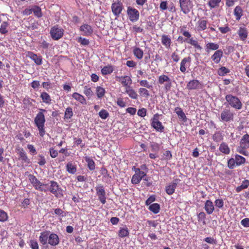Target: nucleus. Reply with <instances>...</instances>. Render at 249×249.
Instances as JSON below:
<instances>
[{
  "label": "nucleus",
  "instance_id": "obj_40",
  "mask_svg": "<svg viewBox=\"0 0 249 249\" xmlns=\"http://www.w3.org/2000/svg\"><path fill=\"white\" fill-rule=\"evenodd\" d=\"M249 186V180L245 179L242 182L241 185L236 188V191L237 193L241 192L242 190L247 188Z\"/></svg>",
  "mask_w": 249,
  "mask_h": 249
},
{
  "label": "nucleus",
  "instance_id": "obj_59",
  "mask_svg": "<svg viewBox=\"0 0 249 249\" xmlns=\"http://www.w3.org/2000/svg\"><path fill=\"white\" fill-rule=\"evenodd\" d=\"M215 206L216 208L221 209L224 205V201L222 199H216L214 201Z\"/></svg>",
  "mask_w": 249,
  "mask_h": 249
},
{
  "label": "nucleus",
  "instance_id": "obj_55",
  "mask_svg": "<svg viewBox=\"0 0 249 249\" xmlns=\"http://www.w3.org/2000/svg\"><path fill=\"white\" fill-rule=\"evenodd\" d=\"M33 12L38 18H40L42 16L41 8L39 6H35L33 8Z\"/></svg>",
  "mask_w": 249,
  "mask_h": 249
},
{
  "label": "nucleus",
  "instance_id": "obj_19",
  "mask_svg": "<svg viewBox=\"0 0 249 249\" xmlns=\"http://www.w3.org/2000/svg\"><path fill=\"white\" fill-rule=\"evenodd\" d=\"M161 42L162 44L167 49H171L172 40L171 37L167 35L163 34L161 36Z\"/></svg>",
  "mask_w": 249,
  "mask_h": 249
},
{
  "label": "nucleus",
  "instance_id": "obj_28",
  "mask_svg": "<svg viewBox=\"0 0 249 249\" xmlns=\"http://www.w3.org/2000/svg\"><path fill=\"white\" fill-rule=\"evenodd\" d=\"M50 233V231H47L40 233L39 241L42 245H45L48 243Z\"/></svg>",
  "mask_w": 249,
  "mask_h": 249
},
{
  "label": "nucleus",
  "instance_id": "obj_51",
  "mask_svg": "<svg viewBox=\"0 0 249 249\" xmlns=\"http://www.w3.org/2000/svg\"><path fill=\"white\" fill-rule=\"evenodd\" d=\"M36 159L37 160V163L40 166H43L46 163L45 157L43 155L39 154Z\"/></svg>",
  "mask_w": 249,
  "mask_h": 249
},
{
  "label": "nucleus",
  "instance_id": "obj_31",
  "mask_svg": "<svg viewBox=\"0 0 249 249\" xmlns=\"http://www.w3.org/2000/svg\"><path fill=\"white\" fill-rule=\"evenodd\" d=\"M219 47V44L213 42H208L205 45V50L207 53L212 51H217Z\"/></svg>",
  "mask_w": 249,
  "mask_h": 249
},
{
  "label": "nucleus",
  "instance_id": "obj_62",
  "mask_svg": "<svg viewBox=\"0 0 249 249\" xmlns=\"http://www.w3.org/2000/svg\"><path fill=\"white\" fill-rule=\"evenodd\" d=\"M139 83L141 86L146 87L148 89H150L152 87V86L146 80H141L139 81Z\"/></svg>",
  "mask_w": 249,
  "mask_h": 249
},
{
  "label": "nucleus",
  "instance_id": "obj_24",
  "mask_svg": "<svg viewBox=\"0 0 249 249\" xmlns=\"http://www.w3.org/2000/svg\"><path fill=\"white\" fill-rule=\"evenodd\" d=\"M146 176V173L141 171L140 172L135 174L132 178L131 182L133 184H137L140 182L142 178Z\"/></svg>",
  "mask_w": 249,
  "mask_h": 249
},
{
  "label": "nucleus",
  "instance_id": "obj_3",
  "mask_svg": "<svg viewBox=\"0 0 249 249\" xmlns=\"http://www.w3.org/2000/svg\"><path fill=\"white\" fill-rule=\"evenodd\" d=\"M249 148V135H244L240 140L239 146L237 147L236 151L244 156H247L249 152L246 150Z\"/></svg>",
  "mask_w": 249,
  "mask_h": 249
},
{
  "label": "nucleus",
  "instance_id": "obj_63",
  "mask_svg": "<svg viewBox=\"0 0 249 249\" xmlns=\"http://www.w3.org/2000/svg\"><path fill=\"white\" fill-rule=\"evenodd\" d=\"M30 246L32 249H38V244L35 240H31L30 242Z\"/></svg>",
  "mask_w": 249,
  "mask_h": 249
},
{
  "label": "nucleus",
  "instance_id": "obj_2",
  "mask_svg": "<svg viewBox=\"0 0 249 249\" xmlns=\"http://www.w3.org/2000/svg\"><path fill=\"white\" fill-rule=\"evenodd\" d=\"M46 111V110L45 109L39 108V112L36 114L34 120L35 124L39 130L40 136L41 137H43L45 132L44 130L45 118L44 112Z\"/></svg>",
  "mask_w": 249,
  "mask_h": 249
},
{
  "label": "nucleus",
  "instance_id": "obj_4",
  "mask_svg": "<svg viewBox=\"0 0 249 249\" xmlns=\"http://www.w3.org/2000/svg\"><path fill=\"white\" fill-rule=\"evenodd\" d=\"M225 99L231 107L237 110H240L242 108V103L237 96L230 94H227L225 96Z\"/></svg>",
  "mask_w": 249,
  "mask_h": 249
},
{
  "label": "nucleus",
  "instance_id": "obj_52",
  "mask_svg": "<svg viewBox=\"0 0 249 249\" xmlns=\"http://www.w3.org/2000/svg\"><path fill=\"white\" fill-rule=\"evenodd\" d=\"M73 116L72 109L71 107H68L66 109L65 112V119H70Z\"/></svg>",
  "mask_w": 249,
  "mask_h": 249
},
{
  "label": "nucleus",
  "instance_id": "obj_1",
  "mask_svg": "<svg viewBox=\"0 0 249 249\" xmlns=\"http://www.w3.org/2000/svg\"><path fill=\"white\" fill-rule=\"evenodd\" d=\"M43 190L44 192H50L57 198L63 197V190L59 184L54 180H50L48 183H45Z\"/></svg>",
  "mask_w": 249,
  "mask_h": 249
},
{
  "label": "nucleus",
  "instance_id": "obj_58",
  "mask_svg": "<svg viewBox=\"0 0 249 249\" xmlns=\"http://www.w3.org/2000/svg\"><path fill=\"white\" fill-rule=\"evenodd\" d=\"M228 167L231 169H233L236 164L235 159L233 158L230 159L228 161Z\"/></svg>",
  "mask_w": 249,
  "mask_h": 249
},
{
  "label": "nucleus",
  "instance_id": "obj_48",
  "mask_svg": "<svg viewBox=\"0 0 249 249\" xmlns=\"http://www.w3.org/2000/svg\"><path fill=\"white\" fill-rule=\"evenodd\" d=\"M221 0H210L208 5L211 9H213L219 7Z\"/></svg>",
  "mask_w": 249,
  "mask_h": 249
},
{
  "label": "nucleus",
  "instance_id": "obj_6",
  "mask_svg": "<svg viewBox=\"0 0 249 249\" xmlns=\"http://www.w3.org/2000/svg\"><path fill=\"white\" fill-rule=\"evenodd\" d=\"M180 33L182 34V35L183 36L187 37L186 43L193 46L194 47V48L196 49H197L198 50H202V48L199 44L197 40L194 39V38H193V37H191V34H190V33L189 31L181 30Z\"/></svg>",
  "mask_w": 249,
  "mask_h": 249
},
{
  "label": "nucleus",
  "instance_id": "obj_37",
  "mask_svg": "<svg viewBox=\"0 0 249 249\" xmlns=\"http://www.w3.org/2000/svg\"><path fill=\"white\" fill-rule=\"evenodd\" d=\"M114 71V68L112 65H108L104 67L101 70V73L103 75H106L111 73Z\"/></svg>",
  "mask_w": 249,
  "mask_h": 249
},
{
  "label": "nucleus",
  "instance_id": "obj_60",
  "mask_svg": "<svg viewBox=\"0 0 249 249\" xmlns=\"http://www.w3.org/2000/svg\"><path fill=\"white\" fill-rule=\"evenodd\" d=\"M218 29L222 34H226L231 31V29L228 24H226L224 27H219Z\"/></svg>",
  "mask_w": 249,
  "mask_h": 249
},
{
  "label": "nucleus",
  "instance_id": "obj_30",
  "mask_svg": "<svg viewBox=\"0 0 249 249\" xmlns=\"http://www.w3.org/2000/svg\"><path fill=\"white\" fill-rule=\"evenodd\" d=\"M72 97L81 104L87 105V101L84 96L78 92H74L72 94Z\"/></svg>",
  "mask_w": 249,
  "mask_h": 249
},
{
  "label": "nucleus",
  "instance_id": "obj_12",
  "mask_svg": "<svg viewBox=\"0 0 249 249\" xmlns=\"http://www.w3.org/2000/svg\"><path fill=\"white\" fill-rule=\"evenodd\" d=\"M95 190L98 199L102 204H105L106 203V196L104 187L101 184H99L95 187Z\"/></svg>",
  "mask_w": 249,
  "mask_h": 249
},
{
  "label": "nucleus",
  "instance_id": "obj_15",
  "mask_svg": "<svg viewBox=\"0 0 249 249\" xmlns=\"http://www.w3.org/2000/svg\"><path fill=\"white\" fill-rule=\"evenodd\" d=\"M116 80L120 82L123 87L127 88L128 87H130L132 84V79L131 77L127 75L116 76Z\"/></svg>",
  "mask_w": 249,
  "mask_h": 249
},
{
  "label": "nucleus",
  "instance_id": "obj_16",
  "mask_svg": "<svg viewBox=\"0 0 249 249\" xmlns=\"http://www.w3.org/2000/svg\"><path fill=\"white\" fill-rule=\"evenodd\" d=\"M123 9V3L118 1L112 3L111 4V10L113 14L116 17H118Z\"/></svg>",
  "mask_w": 249,
  "mask_h": 249
},
{
  "label": "nucleus",
  "instance_id": "obj_56",
  "mask_svg": "<svg viewBox=\"0 0 249 249\" xmlns=\"http://www.w3.org/2000/svg\"><path fill=\"white\" fill-rule=\"evenodd\" d=\"M99 116L102 119H106L109 116V113L106 109H102L99 112Z\"/></svg>",
  "mask_w": 249,
  "mask_h": 249
},
{
  "label": "nucleus",
  "instance_id": "obj_39",
  "mask_svg": "<svg viewBox=\"0 0 249 249\" xmlns=\"http://www.w3.org/2000/svg\"><path fill=\"white\" fill-rule=\"evenodd\" d=\"M105 93L106 90L104 88L101 86H97L96 88V94L99 99L103 98L105 96Z\"/></svg>",
  "mask_w": 249,
  "mask_h": 249
},
{
  "label": "nucleus",
  "instance_id": "obj_22",
  "mask_svg": "<svg viewBox=\"0 0 249 249\" xmlns=\"http://www.w3.org/2000/svg\"><path fill=\"white\" fill-rule=\"evenodd\" d=\"M208 20L204 18L199 19L196 24V29L198 32L204 31L207 28Z\"/></svg>",
  "mask_w": 249,
  "mask_h": 249
},
{
  "label": "nucleus",
  "instance_id": "obj_57",
  "mask_svg": "<svg viewBox=\"0 0 249 249\" xmlns=\"http://www.w3.org/2000/svg\"><path fill=\"white\" fill-rule=\"evenodd\" d=\"M139 92L141 96L148 97L150 95L149 91L143 88H140L139 89Z\"/></svg>",
  "mask_w": 249,
  "mask_h": 249
},
{
  "label": "nucleus",
  "instance_id": "obj_21",
  "mask_svg": "<svg viewBox=\"0 0 249 249\" xmlns=\"http://www.w3.org/2000/svg\"><path fill=\"white\" fill-rule=\"evenodd\" d=\"M27 56L31 59L37 65H40L42 63L41 56H38L32 52H28Z\"/></svg>",
  "mask_w": 249,
  "mask_h": 249
},
{
  "label": "nucleus",
  "instance_id": "obj_34",
  "mask_svg": "<svg viewBox=\"0 0 249 249\" xmlns=\"http://www.w3.org/2000/svg\"><path fill=\"white\" fill-rule=\"evenodd\" d=\"M175 112L176 113L179 119L184 122L187 121V118L181 107H176L175 108Z\"/></svg>",
  "mask_w": 249,
  "mask_h": 249
},
{
  "label": "nucleus",
  "instance_id": "obj_14",
  "mask_svg": "<svg viewBox=\"0 0 249 249\" xmlns=\"http://www.w3.org/2000/svg\"><path fill=\"white\" fill-rule=\"evenodd\" d=\"M192 59L190 56L184 57L180 63L179 70L183 73H185L187 68L191 65Z\"/></svg>",
  "mask_w": 249,
  "mask_h": 249
},
{
  "label": "nucleus",
  "instance_id": "obj_46",
  "mask_svg": "<svg viewBox=\"0 0 249 249\" xmlns=\"http://www.w3.org/2000/svg\"><path fill=\"white\" fill-rule=\"evenodd\" d=\"M148 209L155 214L158 213L160 210V205L158 203H153L151 204Z\"/></svg>",
  "mask_w": 249,
  "mask_h": 249
},
{
  "label": "nucleus",
  "instance_id": "obj_26",
  "mask_svg": "<svg viewBox=\"0 0 249 249\" xmlns=\"http://www.w3.org/2000/svg\"><path fill=\"white\" fill-rule=\"evenodd\" d=\"M240 39L243 41L246 40L248 36V31L245 27H240L237 31Z\"/></svg>",
  "mask_w": 249,
  "mask_h": 249
},
{
  "label": "nucleus",
  "instance_id": "obj_44",
  "mask_svg": "<svg viewBox=\"0 0 249 249\" xmlns=\"http://www.w3.org/2000/svg\"><path fill=\"white\" fill-rule=\"evenodd\" d=\"M66 169L69 173L74 174L76 172V166L71 162H69L66 165Z\"/></svg>",
  "mask_w": 249,
  "mask_h": 249
},
{
  "label": "nucleus",
  "instance_id": "obj_23",
  "mask_svg": "<svg viewBox=\"0 0 249 249\" xmlns=\"http://www.w3.org/2000/svg\"><path fill=\"white\" fill-rule=\"evenodd\" d=\"M80 31L82 32L83 35L85 36H91L93 32L92 27L88 24L81 25L80 27Z\"/></svg>",
  "mask_w": 249,
  "mask_h": 249
},
{
  "label": "nucleus",
  "instance_id": "obj_38",
  "mask_svg": "<svg viewBox=\"0 0 249 249\" xmlns=\"http://www.w3.org/2000/svg\"><path fill=\"white\" fill-rule=\"evenodd\" d=\"M9 23L7 21H3L0 26V33L2 35L7 34L8 32Z\"/></svg>",
  "mask_w": 249,
  "mask_h": 249
},
{
  "label": "nucleus",
  "instance_id": "obj_35",
  "mask_svg": "<svg viewBox=\"0 0 249 249\" xmlns=\"http://www.w3.org/2000/svg\"><path fill=\"white\" fill-rule=\"evenodd\" d=\"M219 150L225 155L230 153V149L228 145L225 142H222L219 145Z\"/></svg>",
  "mask_w": 249,
  "mask_h": 249
},
{
  "label": "nucleus",
  "instance_id": "obj_29",
  "mask_svg": "<svg viewBox=\"0 0 249 249\" xmlns=\"http://www.w3.org/2000/svg\"><path fill=\"white\" fill-rule=\"evenodd\" d=\"M204 209L208 214H211L213 212L214 210V207L211 200H206L205 203Z\"/></svg>",
  "mask_w": 249,
  "mask_h": 249
},
{
  "label": "nucleus",
  "instance_id": "obj_54",
  "mask_svg": "<svg viewBox=\"0 0 249 249\" xmlns=\"http://www.w3.org/2000/svg\"><path fill=\"white\" fill-rule=\"evenodd\" d=\"M151 150L153 152L158 153L160 147L159 144L157 142H153L150 144Z\"/></svg>",
  "mask_w": 249,
  "mask_h": 249
},
{
  "label": "nucleus",
  "instance_id": "obj_43",
  "mask_svg": "<svg viewBox=\"0 0 249 249\" xmlns=\"http://www.w3.org/2000/svg\"><path fill=\"white\" fill-rule=\"evenodd\" d=\"M85 160L87 163L88 168L90 170H94L95 168V162L90 157H86Z\"/></svg>",
  "mask_w": 249,
  "mask_h": 249
},
{
  "label": "nucleus",
  "instance_id": "obj_42",
  "mask_svg": "<svg viewBox=\"0 0 249 249\" xmlns=\"http://www.w3.org/2000/svg\"><path fill=\"white\" fill-rule=\"evenodd\" d=\"M234 14L237 20H239L243 15V10L240 6H236L234 10Z\"/></svg>",
  "mask_w": 249,
  "mask_h": 249
},
{
  "label": "nucleus",
  "instance_id": "obj_64",
  "mask_svg": "<svg viewBox=\"0 0 249 249\" xmlns=\"http://www.w3.org/2000/svg\"><path fill=\"white\" fill-rule=\"evenodd\" d=\"M156 200V197L155 195H152L149 196L148 199L146 200L145 204L146 206L150 205L151 204L155 201Z\"/></svg>",
  "mask_w": 249,
  "mask_h": 249
},
{
  "label": "nucleus",
  "instance_id": "obj_5",
  "mask_svg": "<svg viewBox=\"0 0 249 249\" xmlns=\"http://www.w3.org/2000/svg\"><path fill=\"white\" fill-rule=\"evenodd\" d=\"M160 115L158 113L154 114L150 120L151 125L156 131L163 132L164 130V126L159 121Z\"/></svg>",
  "mask_w": 249,
  "mask_h": 249
},
{
  "label": "nucleus",
  "instance_id": "obj_32",
  "mask_svg": "<svg viewBox=\"0 0 249 249\" xmlns=\"http://www.w3.org/2000/svg\"><path fill=\"white\" fill-rule=\"evenodd\" d=\"M40 97L42 100V102L47 105L52 103V98L50 95L46 92L43 91L40 93Z\"/></svg>",
  "mask_w": 249,
  "mask_h": 249
},
{
  "label": "nucleus",
  "instance_id": "obj_49",
  "mask_svg": "<svg viewBox=\"0 0 249 249\" xmlns=\"http://www.w3.org/2000/svg\"><path fill=\"white\" fill-rule=\"evenodd\" d=\"M83 92L84 94L89 98H90L93 94L91 88L89 87L88 86H85L84 87Z\"/></svg>",
  "mask_w": 249,
  "mask_h": 249
},
{
  "label": "nucleus",
  "instance_id": "obj_8",
  "mask_svg": "<svg viewBox=\"0 0 249 249\" xmlns=\"http://www.w3.org/2000/svg\"><path fill=\"white\" fill-rule=\"evenodd\" d=\"M179 4L181 11L184 14H188L193 7L191 0H179Z\"/></svg>",
  "mask_w": 249,
  "mask_h": 249
},
{
  "label": "nucleus",
  "instance_id": "obj_50",
  "mask_svg": "<svg viewBox=\"0 0 249 249\" xmlns=\"http://www.w3.org/2000/svg\"><path fill=\"white\" fill-rule=\"evenodd\" d=\"M230 72V70L225 67H221L217 71L218 74L221 76H224L225 74L229 73Z\"/></svg>",
  "mask_w": 249,
  "mask_h": 249
},
{
  "label": "nucleus",
  "instance_id": "obj_20",
  "mask_svg": "<svg viewBox=\"0 0 249 249\" xmlns=\"http://www.w3.org/2000/svg\"><path fill=\"white\" fill-rule=\"evenodd\" d=\"M60 240L57 234L51 233H49L48 243L52 246H56L59 243Z\"/></svg>",
  "mask_w": 249,
  "mask_h": 249
},
{
  "label": "nucleus",
  "instance_id": "obj_13",
  "mask_svg": "<svg viewBox=\"0 0 249 249\" xmlns=\"http://www.w3.org/2000/svg\"><path fill=\"white\" fill-rule=\"evenodd\" d=\"M127 14L132 22L137 21L139 19L140 13L138 10L131 7H128Z\"/></svg>",
  "mask_w": 249,
  "mask_h": 249
},
{
  "label": "nucleus",
  "instance_id": "obj_7",
  "mask_svg": "<svg viewBox=\"0 0 249 249\" xmlns=\"http://www.w3.org/2000/svg\"><path fill=\"white\" fill-rule=\"evenodd\" d=\"M29 180L35 189L36 190L43 192L46 184L41 182L35 176L30 174L28 176Z\"/></svg>",
  "mask_w": 249,
  "mask_h": 249
},
{
  "label": "nucleus",
  "instance_id": "obj_41",
  "mask_svg": "<svg viewBox=\"0 0 249 249\" xmlns=\"http://www.w3.org/2000/svg\"><path fill=\"white\" fill-rule=\"evenodd\" d=\"M213 140L216 142H219L223 140V136L221 131H216L213 135Z\"/></svg>",
  "mask_w": 249,
  "mask_h": 249
},
{
  "label": "nucleus",
  "instance_id": "obj_9",
  "mask_svg": "<svg viewBox=\"0 0 249 249\" xmlns=\"http://www.w3.org/2000/svg\"><path fill=\"white\" fill-rule=\"evenodd\" d=\"M158 82L160 85H164V90L168 92L171 90L172 87V81L169 77L165 74H161L159 76Z\"/></svg>",
  "mask_w": 249,
  "mask_h": 249
},
{
  "label": "nucleus",
  "instance_id": "obj_11",
  "mask_svg": "<svg viewBox=\"0 0 249 249\" xmlns=\"http://www.w3.org/2000/svg\"><path fill=\"white\" fill-rule=\"evenodd\" d=\"M50 33L53 40H57L63 36L64 30L57 25L54 26L51 28Z\"/></svg>",
  "mask_w": 249,
  "mask_h": 249
},
{
  "label": "nucleus",
  "instance_id": "obj_17",
  "mask_svg": "<svg viewBox=\"0 0 249 249\" xmlns=\"http://www.w3.org/2000/svg\"><path fill=\"white\" fill-rule=\"evenodd\" d=\"M180 181L178 178L175 179L173 181L167 185L165 187V192L169 195H171L175 192V189L177 188L178 184Z\"/></svg>",
  "mask_w": 249,
  "mask_h": 249
},
{
  "label": "nucleus",
  "instance_id": "obj_18",
  "mask_svg": "<svg viewBox=\"0 0 249 249\" xmlns=\"http://www.w3.org/2000/svg\"><path fill=\"white\" fill-rule=\"evenodd\" d=\"M186 88L189 90H195L201 89L202 85L197 80L193 79L190 80L187 84Z\"/></svg>",
  "mask_w": 249,
  "mask_h": 249
},
{
  "label": "nucleus",
  "instance_id": "obj_27",
  "mask_svg": "<svg viewBox=\"0 0 249 249\" xmlns=\"http://www.w3.org/2000/svg\"><path fill=\"white\" fill-rule=\"evenodd\" d=\"M18 151V154L21 160L26 163H29L30 162V159L28 158L26 153L25 152L22 148L18 147L17 148Z\"/></svg>",
  "mask_w": 249,
  "mask_h": 249
},
{
  "label": "nucleus",
  "instance_id": "obj_33",
  "mask_svg": "<svg viewBox=\"0 0 249 249\" xmlns=\"http://www.w3.org/2000/svg\"><path fill=\"white\" fill-rule=\"evenodd\" d=\"M125 92L128 94V95L131 99H137L138 98V94L137 92L131 87H128L125 89Z\"/></svg>",
  "mask_w": 249,
  "mask_h": 249
},
{
  "label": "nucleus",
  "instance_id": "obj_53",
  "mask_svg": "<svg viewBox=\"0 0 249 249\" xmlns=\"http://www.w3.org/2000/svg\"><path fill=\"white\" fill-rule=\"evenodd\" d=\"M8 215L6 212L3 210L0 209V221L5 222L7 220Z\"/></svg>",
  "mask_w": 249,
  "mask_h": 249
},
{
  "label": "nucleus",
  "instance_id": "obj_61",
  "mask_svg": "<svg viewBox=\"0 0 249 249\" xmlns=\"http://www.w3.org/2000/svg\"><path fill=\"white\" fill-rule=\"evenodd\" d=\"M77 41L83 45H88L89 43V39L82 37H79L77 39Z\"/></svg>",
  "mask_w": 249,
  "mask_h": 249
},
{
  "label": "nucleus",
  "instance_id": "obj_47",
  "mask_svg": "<svg viewBox=\"0 0 249 249\" xmlns=\"http://www.w3.org/2000/svg\"><path fill=\"white\" fill-rule=\"evenodd\" d=\"M235 160L236 165L237 166H240L246 162V159L244 157L237 154L235 155Z\"/></svg>",
  "mask_w": 249,
  "mask_h": 249
},
{
  "label": "nucleus",
  "instance_id": "obj_36",
  "mask_svg": "<svg viewBox=\"0 0 249 249\" xmlns=\"http://www.w3.org/2000/svg\"><path fill=\"white\" fill-rule=\"evenodd\" d=\"M134 55L138 59H141L143 56V51L139 47H135L133 50Z\"/></svg>",
  "mask_w": 249,
  "mask_h": 249
},
{
  "label": "nucleus",
  "instance_id": "obj_45",
  "mask_svg": "<svg viewBox=\"0 0 249 249\" xmlns=\"http://www.w3.org/2000/svg\"><path fill=\"white\" fill-rule=\"evenodd\" d=\"M129 235V231L128 228L125 226L124 227L121 228L119 231L118 236L120 237L123 238Z\"/></svg>",
  "mask_w": 249,
  "mask_h": 249
},
{
  "label": "nucleus",
  "instance_id": "obj_10",
  "mask_svg": "<svg viewBox=\"0 0 249 249\" xmlns=\"http://www.w3.org/2000/svg\"><path fill=\"white\" fill-rule=\"evenodd\" d=\"M233 119L234 113L230 109L225 108L221 111L220 117L221 121L229 122L233 121Z\"/></svg>",
  "mask_w": 249,
  "mask_h": 249
},
{
  "label": "nucleus",
  "instance_id": "obj_25",
  "mask_svg": "<svg viewBox=\"0 0 249 249\" xmlns=\"http://www.w3.org/2000/svg\"><path fill=\"white\" fill-rule=\"evenodd\" d=\"M223 53L222 50H218L214 52V53L211 56L212 60L215 64H218L223 57Z\"/></svg>",
  "mask_w": 249,
  "mask_h": 249
}]
</instances>
